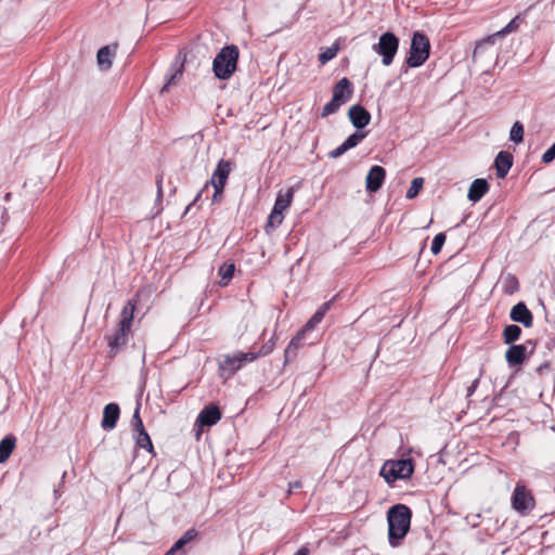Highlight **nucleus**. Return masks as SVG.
<instances>
[{"label": "nucleus", "instance_id": "15", "mask_svg": "<svg viewBox=\"0 0 555 555\" xmlns=\"http://www.w3.org/2000/svg\"><path fill=\"white\" fill-rule=\"evenodd\" d=\"M353 90L352 82L347 77H343L334 85L332 98L335 99V102L345 104L352 98Z\"/></svg>", "mask_w": 555, "mask_h": 555}, {"label": "nucleus", "instance_id": "18", "mask_svg": "<svg viewBox=\"0 0 555 555\" xmlns=\"http://www.w3.org/2000/svg\"><path fill=\"white\" fill-rule=\"evenodd\" d=\"M307 332L300 328L297 334L291 339L284 352V365L292 362L297 357L298 350L304 346V339Z\"/></svg>", "mask_w": 555, "mask_h": 555}, {"label": "nucleus", "instance_id": "52", "mask_svg": "<svg viewBox=\"0 0 555 555\" xmlns=\"http://www.w3.org/2000/svg\"><path fill=\"white\" fill-rule=\"evenodd\" d=\"M11 196H12V193H7L5 196H4V199L9 201L11 198Z\"/></svg>", "mask_w": 555, "mask_h": 555}, {"label": "nucleus", "instance_id": "4", "mask_svg": "<svg viewBox=\"0 0 555 555\" xmlns=\"http://www.w3.org/2000/svg\"><path fill=\"white\" fill-rule=\"evenodd\" d=\"M240 49L235 44H227L220 49L212 61V73L219 80H229L237 70Z\"/></svg>", "mask_w": 555, "mask_h": 555}, {"label": "nucleus", "instance_id": "33", "mask_svg": "<svg viewBox=\"0 0 555 555\" xmlns=\"http://www.w3.org/2000/svg\"><path fill=\"white\" fill-rule=\"evenodd\" d=\"M496 38L495 34H493L477 42L473 52V60L476 61L477 56L481 54L488 46H492Z\"/></svg>", "mask_w": 555, "mask_h": 555}, {"label": "nucleus", "instance_id": "32", "mask_svg": "<svg viewBox=\"0 0 555 555\" xmlns=\"http://www.w3.org/2000/svg\"><path fill=\"white\" fill-rule=\"evenodd\" d=\"M524 125L520 121H515L509 131V140L516 144L524 141Z\"/></svg>", "mask_w": 555, "mask_h": 555}, {"label": "nucleus", "instance_id": "21", "mask_svg": "<svg viewBox=\"0 0 555 555\" xmlns=\"http://www.w3.org/2000/svg\"><path fill=\"white\" fill-rule=\"evenodd\" d=\"M489 188H490L489 183L486 179H483V178L475 179L468 189V193H467L468 199L473 203L479 202L485 196V194L489 191Z\"/></svg>", "mask_w": 555, "mask_h": 555}, {"label": "nucleus", "instance_id": "9", "mask_svg": "<svg viewBox=\"0 0 555 555\" xmlns=\"http://www.w3.org/2000/svg\"><path fill=\"white\" fill-rule=\"evenodd\" d=\"M534 506V498L527 491L525 485L518 482L512 494V507L520 513L526 514L529 509Z\"/></svg>", "mask_w": 555, "mask_h": 555}, {"label": "nucleus", "instance_id": "23", "mask_svg": "<svg viewBox=\"0 0 555 555\" xmlns=\"http://www.w3.org/2000/svg\"><path fill=\"white\" fill-rule=\"evenodd\" d=\"M530 9H531V7H529L524 12L517 14L514 18L511 20V22L505 27H503L501 30L496 31L495 36L499 38V37H503V36L507 35V34H511V33H514V31L518 30L520 25L522 23H525L527 12Z\"/></svg>", "mask_w": 555, "mask_h": 555}, {"label": "nucleus", "instance_id": "37", "mask_svg": "<svg viewBox=\"0 0 555 555\" xmlns=\"http://www.w3.org/2000/svg\"><path fill=\"white\" fill-rule=\"evenodd\" d=\"M341 105L343 104L335 102V99L332 98V100L323 106L321 117L325 118L332 114L337 113Z\"/></svg>", "mask_w": 555, "mask_h": 555}, {"label": "nucleus", "instance_id": "39", "mask_svg": "<svg viewBox=\"0 0 555 555\" xmlns=\"http://www.w3.org/2000/svg\"><path fill=\"white\" fill-rule=\"evenodd\" d=\"M555 159V142L543 153L541 160L544 164H550Z\"/></svg>", "mask_w": 555, "mask_h": 555}, {"label": "nucleus", "instance_id": "12", "mask_svg": "<svg viewBox=\"0 0 555 555\" xmlns=\"http://www.w3.org/2000/svg\"><path fill=\"white\" fill-rule=\"evenodd\" d=\"M348 117L352 126L360 131L370 124L372 118L371 113L361 104L350 106Z\"/></svg>", "mask_w": 555, "mask_h": 555}, {"label": "nucleus", "instance_id": "38", "mask_svg": "<svg viewBox=\"0 0 555 555\" xmlns=\"http://www.w3.org/2000/svg\"><path fill=\"white\" fill-rule=\"evenodd\" d=\"M446 238H447V236L442 232L435 235V237L431 242V247H430V250L434 255H438L441 251L442 246L446 242Z\"/></svg>", "mask_w": 555, "mask_h": 555}, {"label": "nucleus", "instance_id": "43", "mask_svg": "<svg viewBox=\"0 0 555 555\" xmlns=\"http://www.w3.org/2000/svg\"><path fill=\"white\" fill-rule=\"evenodd\" d=\"M185 546L184 544V540H182L181 538H179L175 544L170 547L171 548V553H180V552H184L183 551V547Z\"/></svg>", "mask_w": 555, "mask_h": 555}, {"label": "nucleus", "instance_id": "2", "mask_svg": "<svg viewBox=\"0 0 555 555\" xmlns=\"http://www.w3.org/2000/svg\"><path fill=\"white\" fill-rule=\"evenodd\" d=\"M412 511L409 506L398 503L387 512L388 542L390 546L398 547L410 531Z\"/></svg>", "mask_w": 555, "mask_h": 555}, {"label": "nucleus", "instance_id": "14", "mask_svg": "<svg viewBox=\"0 0 555 555\" xmlns=\"http://www.w3.org/2000/svg\"><path fill=\"white\" fill-rule=\"evenodd\" d=\"M509 319L513 322L522 324L525 327L533 325V314L524 301H519L512 307Z\"/></svg>", "mask_w": 555, "mask_h": 555}, {"label": "nucleus", "instance_id": "19", "mask_svg": "<svg viewBox=\"0 0 555 555\" xmlns=\"http://www.w3.org/2000/svg\"><path fill=\"white\" fill-rule=\"evenodd\" d=\"M513 155L509 152H499L494 159V167L496 169V177L499 179H504L507 176L509 169L513 166Z\"/></svg>", "mask_w": 555, "mask_h": 555}, {"label": "nucleus", "instance_id": "45", "mask_svg": "<svg viewBox=\"0 0 555 555\" xmlns=\"http://www.w3.org/2000/svg\"><path fill=\"white\" fill-rule=\"evenodd\" d=\"M346 152L347 151L344 149L343 144H340L338 147H336L335 150L331 151L328 153V156L331 158H338V157H340Z\"/></svg>", "mask_w": 555, "mask_h": 555}, {"label": "nucleus", "instance_id": "24", "mask_svg": "<svg viewBox=\"0 0 555 555\" xmlns=\"http://www.w3.org/2000/svg\"><path fill=\"white\" fill-rule=\"evenodd\" d=\"M16 438L14 435H7L0 441V464L8 461L13 450L15 449Z\"/></svg>", "mask_w": 555, "mask_h": 555}, {"label": "nucleus", "instance_id": "35", "mask_svg": "<svg viewBox=\"0 0 555 555\" xmlns=\"http://www.w3.org/2000/svg\"><path fill=\"white\" fill-rule=\"evenodd\" d=\"M423 184H424L423 178H421V177L414 178L411 182L410 188L406 191L405 197L409 199L416 197L418 195L420 191L422 190Z\"/></svg>", "mask_w": 555, "mask_h": 555}, {"label": "nucleus", "instance_id": "36", "mask_svg": "<svg viewBox=\"0 0 555 555\" xmlns=\"http://www.w3.org/2000/svg\"><path fill=\"white\" fill-rule=\"evenodd\" d=\"M140 409H141V404L138 403L137 408L134 409L133 415L131 417V426H132L133 433L138 431V430L145 429L144 425H143V421L140 416Z\"/></svg>", "mask_w": 555, "mask_h": 555}, {"label": "nucleus", "instance_id": "3", "mask_svg": "<svg viewBox=\"0 0 555 555\" xmlns=\"http://www.w3.org/2000/svg\"><path fill=\"white\" fill-rule=\"evenodd\" d=\"M137 309V300L130 299L122 307L119 321L118 328L115 331L113 335H108L107 347H108V357L115 358L118 353H120L128 343V336L131 331V325L133 322L134 311Z\"/></svg>", "mask_w": 555, "mask_h": 555}, {"label": "nucleus", "instance_id": "11", "mask_svg": "<svg viewBox=\"0 0 555 555\" xmlns=\"http://www.w3.org/2000/svg\"><path fill=\"white\" fill-rule=\"evenodd\" d=\"M222 413L218 405L210 403L206 405L198 414L195 426L201 428L211 427L221 420Z\"/></svg>", "mask_w": 555, "mask_h": 555}, {"label": "nucleus", "instance_id": "22", "mask_svg": "<svg viewBox=\"0 0 555 555\" xmlns=\"http://www.w3.org/2000/svg\"><path fill=\"white\" fill-rule=\"evenodd\" d=\"M334 300L335 297L328 301L323 302L301 328L305 332L312 331L319 323H321Z\"/></svg>", "mask_w": 555, "mask_h": 555}, {"label": "nucleus", "instance_id": "1", "mask_svg": "<svg viewBox=\"0 0 555 555\" xmlns=\"http://www.w3.org/2000/svg\"><path fill=\"white\" fill-rule=\"evenodd\" d=\"M276 335L273 334L271 338L263 344L259 349H256L255 346L248 351H236L233 354H222L218 358V369L221 377L230 378L232 377L238 370L243 367L244 364L253 362L260 357H266L270 354L276 344Z\"/></svg>", "mask_w": 555, "mask_h": 555}, {"label": "nucleus", "instance_id": "41", "mask_svg": "<svg viewBox=\"0 0 555 555\" xmlns=\"http://www.w3.org/2000/svg\"><path fill=\"white\" fill-rule=\"evenodd\" d=\"M198 535V532L197 530L195 529H189L182 537L181 539L184 540V544L186 545L188 543H190L191 541H193L194 539H196Z\"/></svg>", "mask_w": 555, "mask_h": 555}, {"label": "nucleus", "instance_id": "27", "mask_svg": "<svg viewBox=\"0 0 555 555\" xmlns=\"http://www.w3.org/2000/svg\"><path fill=\"white\" fill-rule=\"evenodd\" d=\"M294 196V189H288L285 193L279 192L273 208L283 212L291 206Z\"/></svg>", "mask_w": 555, "mask_h": 555}, {"label": "nucleus", "instance_id": "46", "mask_svg": "<svg viewBox=\"0 0 555 555\" xmlns=\"http://www.w3.org/2000/svg\"><path fill=\"white\" fill-rule=\"evenodd\" d=\"M479 385V379L476 378L475 380H473L472 385L467 388V397H470L475 390L477 389Z\"/></svg>", "mask_w": 555, "mask_h": 555}, {"label": "nucleus", "instance_id": "8", "mask_svg": "<svg viewBox=\"0 0 555 555\" xmlns=\"http://www.w3.org/2000/svg\"><path fill=\"white\" fill-rule=\"evenodd\" d=\"M233 168V163L229 159L221 158L212 172L211 179L206 182L205 188L212 185L215 193L212 201H217L218 196H222L229 175Z\"/></svg>", "mask_w": 555, "mask_h": 555}, {"label": "nucleus", "instance_id": "40", "mask_svg": "<svg viewBox=\"0 0 555 555\" xmlns=\"http://www.w3.org/2000/svg\"><path fill=\"white\" fill-rule=\"evenodd\" d=\"M198 535V532L197 530L195 529H189L182 537L181 539L184 540V544L186 545L188 543H190L191 541H193L194 539H196Z\"/></svg>", "mask_w": 555, "mask_h": 555}, {"label": "nucleus", "instance_id": "25", "mask_svg": "<svg viewBox=\"0 0 555 555\" xmlns=\"http://www.w3.org/2000/svg\"><path fill=\"white\" fill-rule=\"evenodd\" d=\"M137 447L146 450L149 453L155 455L154 447L150 435L145 429L133 433Z\"/></svg>", "mask_w": 555, "mask_h": 555}, {"label": "nucleus", "instance_id": "20", "mask_svg": "<svg viewBox=\"0 0 555 555\" xmlns=\"http://www.w3.org/2000/svg\"><path fill=\"white\" fill-rule=\"evenodd\" d=\"M117 44H108L102 47L96 54V60L100 68L102 70H107L112 67L113 64V57L116 54Z\"/></svg>", "mask_w": 555, "mask_h": 555}, {"label": "nucleus", "instance_id": "42", "mask_svg": "<svg viewBox=\"0 0 555 555\" xmlns=\"http://www.w3.org/2000/svg\"><path fill=\"white\" fill-rule=\"evenodd\" d=\"M156 186H157L156 202H162L163 201V175H157Z\"/></svg>", "mask_w": 555, "mask_h": 555}, {"label": "nucleus", "instance_id": "10", "mask_svg": "<svg viewBox=\"0 0 555 555\" xmlns=\"http://www.w3.org/2000/svg\"><path fill=\"white\" fill-rule=\"evenodd\" d=\"M185 59L186 55L181 51L177 54L173 63L169 68V72L167 74V81L163 86L160 93L167 92L170 86L176 85L181 79L184 70Z\"/></svg>", "mask_w": 555, "mask_h": 555}, {"label": "nucleus", "instance_id": "48", "mask_svg": "<svg viewBox=\"0 0 555 555\" xmlns=\"http://www.w3.org/2000/svg\"><path fill=\"white\" fill-rule=\"evenodd\" d=\"M288 487H289V492H292L294 490L300 489L302 487V483H301V481L297 480V481L289 482Z\"/></svg>", "mask_w": 555, "mask_h": 555}, {"label": "nucleus", "instance_id": "6", "mask_svg": "<svg viewBox=\"0 0 555 555\" xmlns=\"http://www.w3.org/2000/svg\"><path fill=\"white\" fill-rule=\"evenodd\" d=\"M430 41L423 31H414L411 39L410 55L405 63L411 68L422 66L429 57Z\"/></svg>", "mask_w": 555, "mask_h": 555}, {"label": "nucleus", "instance_id": "31", "mask_svg": "<svg viewBox=\"0 0 555 555\" xmlns=\"http://www.w3.org/2000/svg\"><path fill=\"white\" fill-rule=\"evenodd\" d=\"M235 271V264L234 263H223L219 268V275L221 278V285L225 286L228 282L233 278Z\"/></svg>", "mask_w": 555, "mask_h": 555}, {"label": "nucleus", "instance_id": "51", "mask_svg": "<svg viewBox=\"0 0 555 555\" xmlns=\"http://www.w3.org/2000/svg\"><path fill=\"white\" fill-rule=\"evenodd\" d=\"M165 555H186L185 552L171 553V548L165 553Z\"/></svg>", "mask_w": 555, "mask_h": 555}, {"label": "nucleus", "instance_id": "47", "mask_svg": "<svg viewBox=\"0 0 555 555\" xmlns=\"http://www.w3.org/2000/svg\"><path fill=\"white\" fill-rule=\"evenodd\" d=\"M550 369V362H544L541 365H539L535 371L539 375H543L545 371Z\"/></svg>", "mask_w": 555, "mask_h": 555}, {"label": "nucleus", "instance_id": "30", "mask_svg": "<svg viewBox=\"0 0 555 555\" xmlns=\"http://www.w3.org/2000/svg\"><path fill=\"white\" fill-rule=\"evenodd\" d=\"M339 51V43L336 41L331 47L326 48L319 54V61L321 64H326L333 60Z\"/></svg>", "mask_w": 555, "mask_h": 555}, {"label": "nucleus", "instance_id": "5", "mask_svg": "<svg viewBox=\"0 0 555 555\" xmlns=\"http://www.w3.org/2000/svg\"><path fill=\"white\" fill-rule=\"evenodd\" d=\"M415 463L412 457L387 460L379 472V475L388 485H393L400 479H410L414 474Z\"/></svg>", "mask_w": 555, "mask_h": 555}, {"label": "nucleus", "instance_id": "13", "mask_svg": "<svg viewBox=\"0 0 555 555\" xmlns=\"http://www.w3.org/2000/svg\"><path fill=\"white\" fill-rule=\"evenodd\" d=\"M386 179V170L384 167L374 165L370 168L366 179L365 188L370 193H376L384 184Z\"/></svg>", "mask_w": 555, "mask_h": 555}, {"label": "nucleus", "instance_id": "28", "mask_svg": "<svg viewBox=\"0 0 555 555\" xmlns=\"http://www.w3.org/2000/svg\"><path fill=\"white\" fill-rule=\"evenodd\" d=\"M519 281L516 275L508 273L503 278L502 291L505 295H513L519 291Z\"/></svg>", "mask_w": 555, "mask_h": 555}, {"label": "nucleus", "instance_id": "49", "mask_svg": "<svg viewBox=\"0 0 555 555\" xmlns=\"http://www.w3.org/2000/svg\"><path fill=\"white\" fill-rule=\"evenodd\" d=\"M295 555H309V548L307 546H301Z\"/></svg>", "mask_w": 555, "mask_h": 555}, {"label": "nucleus", "instance_id": "34", "mask_svg": "<svg viewBox=\"0 0 555 555\" xmlns=\"http://www.w3.org/2000/svg\"><path fill=\"white\" fill-rule=\"evenodd\" d=\"M283 212L272 209L271 214L269 215L267 224H266V231L269 232V228L275 229L283 222Z\"/></svg>", "mask_w": 555, "mask_h": 555}, {"label": "nucleus", "instance_id": "16", "mask_svg": "<svg viewBox=\"0 0 555 555\" xmlns=\"http://www.w3.org/2000/svg\"><path fill=\"white\" fill-rule=\"evenodd\" d=\"M119 415L120 409L117 403L111 402L106 404L103 409V417L101 422L102 428L106 431L113 430L117 425Z\"/></svg>", "mask_w": 555, "mask_h": 555}, {"label": "nucleus", "instance_id": "50", "mask_svg": "<svg viewBox=\"0 0 555 555\" xmlns=\"http://www.w3.org/2000/svg\"><path fill=\"white\" fill-rule=\"evenodd\" d=\"M525 345H526V346H528V345H529V346H531V351H530V353H532V352H533V350H534V348H535V345H537V344H535V341H533V340H527V343H526Z\"/></svg>", "mask_w": 555, "mask_h": 555}, {"label": "nucleus", "instance_id": "17", "mask_svg": "<svg viewBox=\"0 0 555 555\" xmlns=\"http://www.w3.org/2000/svg\"><path fill=\"white\" fill-rule=\"evenodd\" d=\"M528 358L526 345H509L505 352V360L509 366L521 365Z\"/></svg>", "mask_w": 555, "mask_h": 555}, {"label": "nucleus", "instance_id": "26", "mask_svg": "<svg viewBox=\"0 0 555 555\" xmlns=\"http://www.w3.org/2000/svg\"><path fill=\"white\" fill-rule=\"evenodd\" d=\"M522 330L516 324H508L503 328L502 338L504 344L512 345L521 336Z\"/></svg>", "mask_w": 555, "mask_h": 555}, {"label": "nucleus", "instance_id": "44", "mask_svg": "<svg viewBox=\"0 0 555 555\" xmlns=\"http://www.w3.org/2000/svg\"><path fill=\"white\" fill-rule=\"evenodd\" d=\"M207 189H208V188H205V186H204L201 191H198V192H197V194H196L195 198L193 199V202H192L190 205H188V206H186V208H185V210H184V215H186V214L191 210L192 206H193L196 202H198V201L202 198V196H203L204 192H205Z\"/></svg>", "mask_w": 555, "mask_h": 555}, {"label": "nucleus", "instance_id": "7", "mask_svg": "<svg viewBox=\"0 0 555 555\" xmlns=\"http://www.w3.org/2000/svg\"><path fill=\"white\" fill-rule=\"evenodd\" d=\"M399 38L392 31H386L380 35L378 42L373 44L372 49L382 56L384 66L392 64L399 49Z\"/></svg>", "mask_w": 555, "mask_h": 555}, {"label": "nucleus", "instance_id": "29", "mask_svg": "<svg viewBox=\"0 0 555 555\" xmlns=\"http://www.w3.org/2000/svg\"><path fill=\"white\" fill-rule=\"evenodd\" d=\"M366 132L357 130L350 134L341 144L346 151L356 147L365 137Z\"/></svg>", "mask_w": 555, "mask_h": 555}]
</instances>
